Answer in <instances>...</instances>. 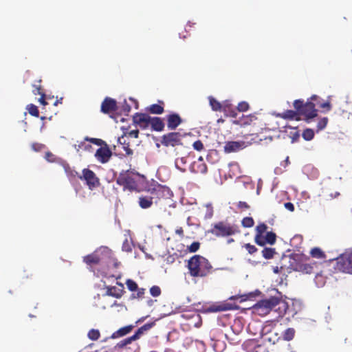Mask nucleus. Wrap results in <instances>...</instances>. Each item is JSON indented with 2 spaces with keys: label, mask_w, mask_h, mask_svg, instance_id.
Segmentation results:
<instances>
[{
  "label": "nucleus",
  "mask_w": 352,
  "mask_h": 352,
  "mask_svg": "<svg viewBox=\"0 0 352 352\" xmlns=\"http://www.w3.org/2000/svg\"><path fill=\"white\" fill-rule=\"evenodd\" d=\"M187 267L192 277H204L212 267L208 259L199 254L192 256L188 260Z\"/></svg>",
  "instance_id": "nucleus-1"
},
{
  "label": "nucleus",
  "mask_w": 352,
  "mask_h": 352,
  "mask_svg": "<svg viewBox=\"0 0 352 352\" xmlns=\"http://www.w3.org/2000/svg\"><path fill=\"white\" fill-rule=\"evenodd\" d=\"M277 306L276 310L279 311L280 314L283 315L286 313L287 304L281 298L274 296L260 300L254 306V309L259 315H265Z\"/></svg>",
  "instance_id": "nucleus-2"
},
{
  "label": "nucleus",
  "mask_w": 352,
  "mask_h": 352,
  "mask_svg": "<svg viewBox=\"0 0 352 352\" xmlns=\"http://www.w3.org/2000/svg\"><path fill=\"white\" fill-rule=\"evenodd\" d=\"M318 99V96L313 95L310 98V100L304 102L302 100H296L294 102V107L298 111L299 115L305 116V120L309 122L311 119L316 117L318 110L316 109V101Z\"/></svg>",
  "instance_id": "nucleus-3"
},
{
  "label": "nucleus",
  "mask_w": 352,
  "mask_h": 352,
  "mask_svg": "<svg viewBox=\"0 0 352 352\" xmlns=\"http://www.w3.org/2000/svg\"><path fill=\"white\" fill-rule=\"evenodd\" d=\"M267 228L264 223H258L255 228L254 242L258 245L264 247L266 244H275L277 236L273 232H267Z\"/></svg>",
  "instance_id": "nucleus-4"
},
{
  "label": "nucleus",
  "mask_w": 352,
  "mask_h": 352,
  "mask_svg": "<svg viewBox=\"0 0 352 352\" xmlns=\"http://www.w3.org/2000/svg\"><path fill=\"white\" fill-rule=\"evenodd\" d=\"M140 175L138 172L126 170L119 174L116 179V183L122 186L124 190H129L132 192L138 189V178Z\"/></svg>",
  "instance_id": "nucleus-5"
},
{
  "label": "nucleus",
  "mask_w": 352,
  "mask_h": 352,
  "mask_svg": "<svg viewBox=\"0 0 352 352\" xmlns=\"http://www.w3.org/2000/svg\"><path fill=\"white\" fill-rule=\"evenodd\" d=\"M85 140L100 146L95 153V157L98 162L102 164H105L109 161L112 155V152L108 144L104 140L89 137H85Z\"/></svg>",
  "instance_id": "nucleus-6"
},
{
  "label": "nucleus",
  "mask_w": 352,
  "mask_h": 352,
  "mask_svg": "<svg viewBox=\"0 0 352 352\" xmlns=\"http://www.w3.org/2000/svg\"><path fill=\"white\" fill-rule=\"evenodd\" d=\"M210 232L217 237H226L239 233L240 230L236 225L219 221L213 225Z\"/></svg>",
  "instance_id": "nucleus-7"
},
{
  "label": "nucleus",
  "mask_w": 352,
  "mask_h": 352,
  "mask_svg": "<svg viewBox=\"0 0 352 352\" xmlns=\"http://www.w3.org/2000/svg\"><path fill=\"white\" fill-rule=\"evenodd\" d=\"M335 270L352 274V251H346L336 258Z\"/></svg>",
  "instance_id": "nucleus-8"
},
{
  "label": "nucleus",
  "mask_w": 352,
  "mask_h": 352,
  "mask_svg": "<svg viewBox=\"0 0 352 352\" xmlns=\"http://www.w3.org/2000/svg\"><path fill=\"white\" fill-rule=\"evenodd\" d=\"M184 137V135L179 132H168L161 137L160 143L167 148L181 146H183Z\"/></svg>",
  "instance_id": "nucleus-9"
},
{
  "label": "nucleus",
  "mask_w": 352,
  "mask_h": 352,
  "mask_svg": "<svg viewBox=\"0 0 352 352\" xmlns=\"http://www.w3.org/2000/svg\"><path fill=\"white\" fill-rule=\"evenodd\" d=\"M112 252L107 248H104L100 252H95L83 257V261L88 265H98L106 256H110Z\"/></svg>",
  "instance_id": "nucleus-10"
},
{
  "label": "nucleus",
  "mask_w": 352,
  "mask_h": 352,
  "mask_svg": "<svg viewBox=\"0 0 352 352\" xmlns=\"http://www.w3.org/2000/svg\"><path fill=\"white\" fill-rule=\"evenodd\" d=\"M78 178L81 180H85L90 190H93L100 185L99 179L95 173L89 168H84L82 170V175L78 176Z\"/></svg>",
  "instance_id": "nucleus-11"
},
{
  "label": "nucleus",
  "mask_w": 352,
  "mask_h": 352,
  "mask_svg": "<svg viewBox=\"0 0 352 352\" xmlns=\"http://www.w3.org/2000/svg\"><path fill=\"white\" fill-rule=\"evenodd\" d=\"M133 122L142 129L148 127L151 122V116L146 113H136L133 116Z\"/></svg>",
  "instance_id": "nucleus-12"
},
{
  "label": "nucleus",
  "mask_w": 352,
  "mask_h": 352,
  "mask_svg": "<svg viewBox=\"0 0 352 352\" xmlns=\"http://www.w3.org/2000/svg\"><path fill=\"white\" fill-rule=\"evenodd\" d=\"M151 193L156 196L159 199H168L173 195V193L168 187L162 185H157L153 188Z\"/></svg>",
  "instance_id": "nucleus-13"
},
{
  "label": "nucleus",
  "mask_w": 352,
  "mask_h": 352,
  "mask_svg": "<svg viewBox=\"0 0 352 352\" xmlns=\"http://www.w3.org/2000/svg\"><path fill=\"white\" fill-rule=\"evenodd\" d=\"M117 109L116 100L109 97H106L101 104V111L104 113L114 112Z\"/></svg>",
  "instance_id": "nucleus-14"
},
{
  "label": "nucleus",
  "mask_w": 352,
  "mask_h": 352,
  "mask_svg": "<svg viewBox=\"0 0 352 352\" xmlns=\"http://www.w3.org/2000/svg\"><path fill=\"white\" fill-rule=\"evenodd\" d=\"M167 127L170 130H175L182 122V119L178 113H172L166 116Z\"/></svg>",
  "instance_id": "nucleus-15"
},
{
  "label": "nucleus",
  "mask_w": 352,
  "mask_h": 352,
  "mask_svg": "<svg viewBox=\"0 0 352 352\" xmlns=\"http://www.w3.org/2000/svg\"><path fill=\"white\" fill-rule=\"evenodd\" d=\"M118 287L116 286H108L107 287L106 294L109 296H113L116 298H120L122 296L124 292V285L121 283H117Z\"/></svg>",
  "instance_id": "nucleus-16"
},
{
  "label": "nucleus",
  "mask_w": 352,
  "mask_h": 352,
  "mask_svg": "<svg viewBox=\"0 0 352 352\" xmlns=\"http://www.w3.org/2000/svg\"><path fill=\"white\" fill-rule=\"evenodd\" d=\"M317 267V263L314 261L305 262L298 265V270L305 274L314 272V268Z\"/></svg>",
  "instance_id": "nucleus-17"
},
{
  "label": "nucleus",
  "mask_w": 352,
  "mask_h": 352,
  "mask_svg": "<svg viewBox=\"0 0 352 352\" xmlns=\"http://www.w3.org/2000/svg\"><path fill=\"white\" fill-rule=\"evenodd\" d=\"M256 120V117L250 114L248 116H243L240 119L234 120L233 124L244 127L248 125H251Z\"/></svg>",
  "instance_id": "nucleus-18"
},
{
  "label": "nucleus",
  "mask_w": 352,
  "mask_h": 352,
  "mask_svg": "<svg viewBox=\"0 0 352 352\" xmlns=\"http://www.w3.org/2000/svg\"><path fill=\"white\" fill-rule=\"evenodd\" d=\"M148 112L151 114H162L164 111V102L158 100L157 104H153L146 108Z\"/></svg>",
  "instance_id": "nucleus-19"
},
{
  "label": "nucleus",
  "mask_w": 352,
  "mask_h": 352,
  "mask_svg": "<svg viewBox=\"0 0 352 352\" xmlns=\"http://www.w3.org/2000/svg\"><path fill=\"white\" fill-rule=\"evenodd\" d=\"M296 329L293 327H289L283 331L281 333V336L277 338V341L283 340L284 341L289 342L294 339L296 336Z\"/></svg>",
  "instance_id": "nucleus-20"
},
{
  "label": "nucleus",
  "mask_w": 352,
  "mask_h": 352,
  "mask_svg": "<svg viewBox=\"0 0 352 352\" xmlns=\"http://www.w3.org/2000/svg\"><path fill=\"white\" fill-rule=\"evenodd\" d=\"M239 307L234 302H227L219 305L213 306L212 310L214 311H223L227 310H237Z\"/></svg>",
  "instance_id": "nucleus-21"
},
{
  "label": "nucleus",
  "mask_w": 352,
  "mask_h": 352,
  "mask_svg": "<svg viewBox=\"0 0 352 352\" xmlns=\"http://www.w3.org/2000/svg\"><path fill=\"white\" fill-rule=\"evenodd\" d=\"M243 143L239 142L230 141L226 143L224 151L226 153L236 152L243 148Z\"/></svg>",
  "instance_id": "nucleus-22"
},
{
  "label": "nucleus",
  "mask_w": 352,
  "mask_h": 352,
  "mask_svg": "<svg viewBox=\"0 0 352 352\" xmlns=\"http://www.w3.org/2000/svg\"><path fill=\"white\" fill-rule=\"evenodd\" d=\"M41 82V80H39L38 81V84L33 85L34 89L32 90V92L34 95H40L41 98H39V102L43 105H46L47 102L45 101V94L43 91Z\"/></svg>",
  "instance_id": "nucleus-23"
},
{
  "label": "nucleus",
  "mask_w": 352,
  "mask_h": 352,
  "mask_svg": "<svg viewBox=\"0 0 352 352\" xmlns=\"http://www.w3.org/2000/svg\"><path fill=\"white\" fill-rule=\"evenodd\" d=\"M150 125L152 130L155 131H162L164 129V123L160 117H151Z\"/></svg>",
  "instance_id": "nucleus-24"
},
{
  "label": "nucleus",
  "mask_w": 352,
  "mask_h": 352,
  "mask_svg": "<svg viewBox=\"0 0 352 352\" xmlns=\"http://www.w3.org/2000/svg\"><path fill=\"white\" fill-rule=\"evenodd\" d=\"M89 141L85 140V138L83 141L78 142V144H75L74 146L77 152L80 151H88L91 152L93 149L92 146L90 144Z\"/></svg>",
  "instance_id": "nucleus-25"
},
{
  "label": "nucleus",
  "mask_w": 352,
  "mask_h": 352,
  "mask_svg": "<svg viewBox=\"0 0 352 352\" xmlns=\"http://www.w3.org/2000/svg\"><path fill=\"white\" fill-rule=\"evenodd\" d=\"M153 197L151 196H140L139 197L138 204L142 209H147L153 205Z\"/></svg>",
  "instance_id": "nucleus-26"
},
{
  "label": "nucleus",
  "mask_w": 352,
  "mask_h": 352,
  "mask_svg": "<svg viewBox=\"0 0 352 352\" xmlns=\"http://www.w3.org/2000/svg\"><path fill=\"white\" fill-rule=\"evenodd\" d=\"M133 329V325H127V326L123 327L119 329L118 331H115L111 335V338H118L119 337H122V336L128 334L129 333H130Z\"/></svg>",
  "instance_id": "nucleus-27"
},
{
  "label": "nucleus",
  "mask_w": 352,
  "mask_h": 352,
  "mask_svg": "<svg viewBox=\"0 0 352 352\" xmlns=\"http://www.w3.org/2000/svg\"><path fill=\"white\" fill-rule=\"evenodd\" d=\"M153 326V323H146L140 327L137 331L132 336L133 338L136 340L140 338V337L143 335V333L151 329V327Z\"/></svg>",
  "instance_id": "nucleus-28"
},
{
  "label": "nucleus",
  "mask_w": 352,
  "mask_h": 352,
  "mask_svg": "<svg viewBox=\"0 0 352 352\" xmlns=\"http://www.w3.org/2000/svg\"><path fill=\"white\" fill-rule=\"evenodd\" d=\"M299 113L298 111H293V110H287L286 111L283 112L282 114H279L280 117L284 118V119H290V120H298V116Z\"/></svg>",
  "instance_id": "nucleus-29"
},
{
  "label": "nucleus",
  "mask_w": 352,
  "mask_h": 352,
  "mask_svg": "<svg viewBox=\"0 0 352 352\" xmlns=\"http://www.w3.org/2000/svg\"><path fill=\"white\" fill-rule=\"evenodd\" d=\"M64 169L69 179H73L80 176V175L76 170L70 167L69 164L64 165Z\"/></svg>",
  "instance_id": "nucleus-30"
},
{
  "label": "nucleus",
  "mask_w": 352,
  "mask_h": 352,
  "mask_svg": "<svg viewBox=\"0 0 352 352\" xmlns=\"http://www.w3.org/2000/svg\"><path fill=\"white\" fill-rule=\"evenodd\" d=\"M261 253L265 259H272L276 254L275 248H264Z\"/></svg>",
  "instance_id": "nucleus-31"
},
{
  "label": "nucleus",
  "mask_w": 352,
  "mask_h": 352,
  "mask_svg": "<svg viewBox=\"0 0 352 352\" xmlns=\"http://www.w3.org/2000/svg\"><path fill=\"white\" fill-rule=\"evenodd\" d=\"M310 254L313 258L325 259L326 255L320 248H314L311 250Z\"/></svg>",
  "instance_id": "nucleus-32"
},
{
  "label": "nucleus",
  "mask_w": 352,
  "mask_h": 352,
  "mask_svg": "<svg viewBox=\"0 0 352 352\" xmlns=\"http://www.w3.org/2000/svg\"><path fill=\"white\" fill-rule=\"evenodd\" d=\"M193 168L197 173L206 174L208 171V167L205 162L195 163Z\"/></svg>",
  "instance_id": "nucleus-33"
},
{
  "label": "nucleus",
  "mask_w": 352,
  "mask_h": 352,
  "mask_svg": "<svg viewBox=\"0 0 352 352\" xmlns=\"http://www.w3.org/2000/svg\"><path fill=\"white\" fill-rule=\"evenodd\" d=\"M254 296L252 293H249V294H242V295H235V296H232L231 297L229 298V300L230 301L232 300H238L239 299V302H245L249 299H250L251 298H253Z\"/></svg>",
  "instance_id": "nucleus-34"
},
{
  "label": "nucleus",
  "mask_w": 352,
  "mask_h": 352,
  "mask_svg": "<svg viewBox=\"0 0 352 352\" xmlns=\"http://www.w3.org/2000/svg\"><path fill=\"white\" fill-rule=\"evenodd\" d=\"M208 100L210 105L213 111H218L222 110L223 107L221 104L214 98H213L212 96H209Z\"/></svg>",
  "instance_id": "nucleus-35"
},
{
  "label": "nucleus",
  "mask_w": 352,
  "mask_h": 352,
  "mask_svg": "<svg viewBox=\"0 0 352 352\" xmlns=\"http://www.w3.org/2000/svg\"><path fill=\"white\" fill-rule=\"evenodd\" d=\"M187 160L185 157H177L175 160V166L177 169L180 170L181 171L184 172L186 170V164Z\"/></svg>",
  "instance_id": "nucleus-36"
},
{
  "label": "nucleus",
  "mask_w": 352,
  "mask_h": 352,
  "mask_svg": "<svg viewBox=\"0 0 352 352\" xmlns=\"http://www.w3.org/2000/svg\"><path fill=\"white\" fill-rule=\"evenodd\" d=\"M124 139L123 137L118 138V142L120 144L122 145V148L125 151L126 155H132L133 153V150L130 148V145L129 142H126L125 140L122 142V140Z\"/></svg>",
  "instance_id": "nucleus-37"
},
{
  "label": "nucleus",
  "mask_w": 352,
  "mask_h": 352,
  "mask_svg": "<svg viewBox=\"0 0 352 352\" xmlns=\"http://www.w3.org/2000/svg\"><path fill=\"white\" fill-rule=\"evenodd\" d=\"M133 246V241L131 239L126 238L122 243V250L126 252H131Z\"/></svg>",
  "instance_id": "nucleus-38"
},
{
  "label": "nucleus",
  "mask_w": 352,
  "mask_h": 352,
  "mask_svg": "<svg viewBox=\"0 0 352 352\" xmlns=\"http://www.w3.org/2000/svg\"><path fill=\"white\" fill-rule=\"evenodd\" d=\"M302 136L306 141H310L314 138V131L311 129H306L303 131Z\"/></svg>",
  "instance_id": "nucleus-39"
},
{
  "label": "nucleus",
  "mask_w": 352,
  "mask_h": 352,
  "mask_svg": "<svg viewBox=\"0 0 352 352\" xmlns=\"http://www.w3.org/2000/svg\"><path fill=\"white\" fill-rule=\"evenodd\" d=\"M329 122V119L327 117H324L320 119L317 124V132L323 130L327 126Z\"/></svg>",
  "instance_id": "nucleus-40"
},
{
  "label": "nucleus",
  "mask_w": 352,
  "mask_h": 352,
  "mask_svg": "<svg viewBox=\"0 0 352 352\" xmlns=\"http://www.w3.org/2000/svg\"><path fill=\"white\" fill-rule=\"evenodd\" d=\"M254 224V221L252 217H246L241 221V225L244 228H252Z\"/></svg>",
  "instance_id": "nucleus-41"
},
{
  "label": "nucleus",
  "mask_w": 352,
  "mask_h": 352,
  "mask_svg": "<svg viewBox=\"0 0 352 352\" xmlns=\"http://www.w3.org/2000/svg\"><path fill=\"white\" fill-rule=\"evenodd\" d=\"M27 109L28 111V113L31 116L34 117H38L39 111L38 107L36 105L33 104H28L27 107Z\"/></svg>",
  "instance_id": "nucleus-42"
},
{
  "label": "nucleus",
  "mask_w": 352,
  "mask_h": 352,
  "mask_svg": "<svg viewBox=\"0 0 352 352\" xmlns=\"http://www.w3.org/2000/svg\"><path fill=\"white\" fill-rule=\"evenodd\" d=\"M100 336V333L98 329H92L88 332V338L91 340H97Z\"/></svg>",
  "instance_id": "nucleus-43"
},
{
  "label": "nucleus",
  "mask_w": 352,
  "mask_h": 352,
  "mask_svg": "<svg viewBox=\"0 0 352 352\" xmlns=\"http://www.w3.org/2000/svg\"><path fill=\"white\" fill-rule=\"evenodd\" d=\"M316 106L325 109L327 111H329L331 109V104L329 101H327L325 102L321 103L319 100V98L316 101Z\"/></svg>",
  "instance_id": "nucleus-44"
},
{
  "label": "nucleus",
  "mask_w": 352,
  "mask_h": 352,
  "mask_svg": "<svg viewBox=\"0 0 352 352\" xmlns=\"http://www.w3.org/2000/svg\"><path fill=\"white\" fill-rule=\"evenodd\" d=\"M243 247L245 248L250 254H254L258 251L257 248L250 243H245Z\"/></svg>",
  "instance_id": "nucleus-45"
},
{
  "label": "nucleus",
  "mask_w": 352,
  "mask_h": 352,
  "mask_svg": "<svg viewBox=\"0 0 352 352\" xmlns=\"http://www.w3.org/2000/svg\"><path fill=\"white\" fill-rule=\"evenodd\" d=\"M126 285L128 289L132 292L136 291L138 288V284L134 280H133L131 279H128L126 281Z\"/></svg>",
  "instance_id": "nucleus-46"
},
{
  "label": "nucleus",
  "mask_w": 352,
  "mask_h": 352,
  "mask_svg": "<svg viewBox=\"0 0 352 352\" xmlns=\"http://www.w3.org/2000/svg\"><path fill=\"white\" fill-rule=\"evenodd\" d=\"M200 248V243L198 241L193 242L191 245L187 247V250L190 252H196Z\"/></svg>",
  "instance_id": "nucleus-47"
},
{
  "label": "nucleus",
  "mask_w": 352,
  "mask_h": 352,
  "mask_svg": "<svg viewBox=\"0 0 352 352\" xmlns=\"http://www.w3.org/2000/svg\"><path fill=\"white\" fill-rule=\"evenodd\" d=\"M236 207L237 209L240 210L241 211L247 210L250 208V205L247 202L241 201L236 204Z\"/></svg>",
  "instance_id": "nucleus-48"
},
{
  "label": "nucleus",
  "mask_w": 352,
  "mask_h": 352,
  "mask_svg": "<svg viewBox=\"0 0 352 352\" xmlns=\"http://www.w3.org/2000/svg\"><path fill=\"white\" fill-rule=\"evenodd\" d=\"M150 293L153 296L157 297L161 294V289L160 287L154 285L151 287Z\"/></svg>",
  "instance_id": "nucleus-49"
},
{
  "label": "nucleus",
  "mask_w": 352,
  "mask_h": 352,
  "mask_svg": "<svg viewBox=\"0 0 352 352\" xmlns=\"http://www.w3.org/2000/svg\"><path fill=\"white\" fill-rule=\"evenodd\" d=\"M249 109V104L247 102H241L238 104L237 109L239 111L243 112L248 111Z\"/></svg>",
  "instance_id": "nucleus-50"
},
{
  "label": "nucleus",
  "mask_w": 352,
  "mask_h": 352,
  "mask_svg": "<svg viewBox=\"0 0 352 352\" xmlns=\"http://www.w3.org/2000/svg\"><path fill=\"white\" fill-rule=\"evenodd\" d=\"M193 148L196 151H201L204 148L203 142L198 140L195 141L192 144Z\"/></svg>",
  "instance_id": "nucleus-51"
},
{
  "label": "nucleus",
  "mask_w": 352,
  "mask_h": 352,
  "mask_svg": "<svg viewBox=\"0 0 352 352\" xmlns=\"http://www.w3.org/2000/svg\"><path fill=\"white\" fill-rule=\"evenodd\" d=\"M136 291H138L136 294L132 295L133 298H142L144 297V295L145 294V289H144V288L138 289H138Z\"/></svg>",
  "instance_id": "nucleus-52"
},
{
  "label": "nucleus",
  "mask_w": 352,
  "mask_h": 352,
  "mask_svg": "<svg viewBox=\"0 0 352 352\" xmlns=\"http://www.w3.org/2000/svg\"><path fill=\"white\" fill-rule=\"evenodd\" d=\"M45 158L50 162H53L55 160V156L51 152H47Z\"/></svg>",
  "instance_id": "nucleus-53"
},
{
  "label": "nucleus",
  "mask_w": 352,
  "mask_h": 352,
  "mask_svg": "<svg viewBox=\"0 0 352 352\" xmlns=\"http://www.w3.org/2000/svg\"><path fill=\"white\" fill-rule=\"evenodd\" d=\"M285 206V208L289 210L290 212H293L294 210V206L292 203L291 202H287L284 204Z\"/></svg>",
  "instance_id": "nucleus-54"
},
{
  "label": "nucleus",
  "mask_w": 352,
  "mask_h": 352,
  "mask_svg": "<svg viewBox=\"0 0 352 352\" xmlns=\"http://www.w3.org/2000/svg\"><path fill=\"white\" fill-rule=\"evenodd\" d=\"M316 283L320 282L321 285H323L324 283V280L322 276L319 273L316 274Z\"/></svg>",
  "instance_id": "nucleus-55"
},
{
  "label": "nucleus",
  "mask_w": 352,
  "mask_h": 352,
  "mask_svg": "<svg viewBox=\"0 0 352 352\" xmlns=\"http://www.w3.org/2000/svg\"><path fill=\"white\" fill-rule=\"evenodd\" d=\"M129 135L131 137H133L134 138H138L139 135V131L138 129L132 130L130 132H129Z\"/></svg>",
  "instance_id": "nucleus-56"
},
{
  "label": "nucleus",
  "mask_w": 352,
  "mask_h": 352,
  "mask_svg": "<svg viewBox=\"0 0 352 352\" xmlns=\"http://www.w3.org/2000/svg\"><path fill=\"white\" fill-rule=\"evenodd\" d=\"M135 340L133 338V336H131V337L124 339L126 346L131 344L133 341H135Z\"/></svg>",
  "instance_id": "nucleus-57"
},
{
  "label": "nucleus",
  "mask_w": 352,
  "mask_h": 352,
  "mask_svg": "<svg viewBox=\"0 0 352 352\" xmlns=\"http://www.w3.org/2000/svg\"><path fill=\"white\" fill-rule=\"evenodd\" d=\"M175 233L177 234H178L179 236H180L181 237H183L184 236V230L182 227H179L178 228L176 229L175 230Z\"/></svg>",
  "instance_id": "nucleus-58"
},
{
  "label": "nucleus",
  "mask_w": 352,
  "mask_h": 352,
  "mask_svg": "<svg viewBox=\"0 0 352 352\" xmlns=\"http://www.w3.org/2000/svg\"><path fill=\"white\" fill-rule=\"evenodd\" d=\"M126 346L124 340L120 341L116 346V347L121 349Z\"/></svg>",
  "instance_id": "nucleus-59"
},
{
  "label": "nucleus",
  "mask_w": 352,
  "mask_h": 352,
  "mask_svg": "<svg viewBox=\"0 0 352 352\" xmlns=\"http://www.w3.org/2000/svg\"><path fill=\"white\" fill-rule=\"evenodd\" d=\"M340 192H335V194H334V195H333V194H330V195H329V196H330L331 199H334V198H336V197H339V196H340Z\"/></svg>",
  "instance_id": "nucleus-60"
},
{
  "label": "nucleus",
  "mask_w": 352,
  "mask_h": 352,
  "mask_svg": "<svg viewBox=\"0 0 352 352\" xmlns=\"http://www.w3.org/2000/svg\"><path fill=\"white\" fill-rule=\"evenodd\" d=\"M230 116L233 117V118H235L236 116V113L235 111H232L231 113H230Z\"/></svg>",
  "instance_id": "nucleus-61"
},
{
  "label": "nucleus",
  "mask_w": 352,
  "mask_h": 352,
  "mask_svg": "<svg viewBox=\"0 0 352 352\" xmlns=\"http://www.w3.org/2000/svg\"><path fill=\"white\" fill-rule=\"evenodd\" d=\"M130 109H131L130 106L128 104H126V105L124 107V110H126L127 111H129Z\"/></svg>",
  "instance_id": "nucleus-62"
},
{
  "label": "nucleus",
  "mask_w": 352,
  "mask_h": 352,
  "mask_svg": "<svg viewBox=\"0 0 352 352\" xmlns=\"http://www.w3.org/2000/svg\"><path fill=\"white\" fill-rule=\"evenodd\" d=\"M62 100H63V98H60V100H56L54 104L55 106H56L58 103H61L62 102Z\"/></svg>",
  "instance_id": "nucleus-63"
},
{
  "label": "nucleus",
  "mask_w": 352,
  "mask_h": 352,
  "mask_svg": "<svg viewBox=\"0 0 352 352\" xmlns=\"http://www.w3.org/2000/svg\"><path fill=\"white\" fill-rule=\"evenodd\" d=\"M200 162H204V160H203L202 157H199L198 158V162L197 163H200Z\"/></svg>",
  "instance_id": "nucleus-64"
}]
</instances>
